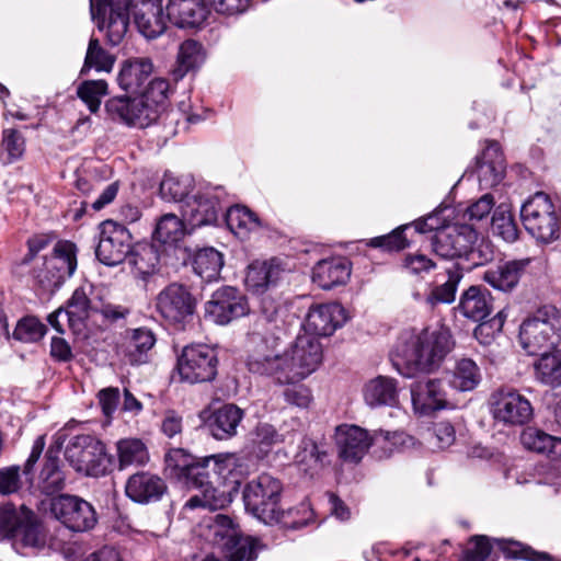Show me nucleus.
<instances>
[{
    "instance_id": "f257e3e1",
    "label": "nucleus",
    "mask_w": 561,
    "mask_h": 561,
    "mask_svg": "<svg viewBox=\"0 0 561 561\" xmlns=\"http://www.w3.org/2000/svg\"><path fill=\"white\" fill-rule=\"evenodd\" d=\"M138 32L147 39H154L167 28L161 0H90V12L101 31L105 30L107 43L117 46L124 39L130 9Z\"/></svg>"
},
{
    "instance_id": "f03ea898",
    "label": "nucleus",
    "mask_w": 561,
    "mask_h": 561,
    "mask_svg": "<svg viewBox=\"0 0 561 561\" xmlns=\"http://www.w3.org/2000/svg\"><path fill=\"white\" fill-rule=\"evenodd\" d=\"M170 83L154 78L137 98L114 96L105 102V111L113 119L127 126L146 128L154 124L169 105Z\"/></svg>"
},
{
    "instance_id": "7ed1b4c3",
    "label": "nucleus",
    "mask_w": 561,
    "mask_h": 561,
    "mask_svg": "<svg viewBox=\"0 0 561 561\" xmlns=\"http://www.w3.org/2000/svg\"><path fill=\"white\" fill-rule=\"evenodd\" d=\"M455 341L447 327L425 328L417 334H410L403 348L397 347L407 365L408 371L403 373L412 377L415 373L430 374L436 370L445 357L453 351Z\"/></svg>"
},
{
    "instance_id": "20e7f679",
    "label": "nucleus",
    "mask_w": 561,
    "mask_h": 561,
    "mask_svg": "<svg viewBox=\"0 0 561 561\" xmlns=\"http://www.w3.org/2000/svg\"><path fill=\"white\" fill-rule=\"evenodd\" d=\"M218 462H225V470H214L210 468L209 478L204 479L202 485H193L191 489L201 491L199 495H194L187 500L185 507L194 510L197 507L209 511H218L228 506L232 502V491H237L243 477L248 473L242 459L234 454H220Z\"/></svg>"
},
{
    "instance_id": "39448f33",
    "label": "nucleus",
    "mask_w": 561,
    "mask_h": 561,
    "mask_svg": "<svg viewBox=\"0 0 561 561\" xmlns=\"http://www.w3.org/2000/svg\"><path fill=\"white\" fill-rule=\"evenodd\" d=\"M518 336L528 355L554 350L561 342V311L553 305L538 307L523 320Z\"/></svg>"
},
{
    "instance_id": "423d86ee",
    "label": "nucleus",
    "mask_w": 561,
    "mask_h": 561,
    "mask_svg": "<svg viewBox=\"0 0 561 561\" xmlns=\"http://www.w3.org/2000/svg\"><path fill=\"white\" fill-rule=\"evenodd\" d=\"M65 458L76 472L92 478L107 476L115 465L105 444L91 434L72 436L66 445Z\"/></svg>"
},
{
    "instance_id": "0eeeda50",
    "label": "nucleus",
    "mask_w": 561,
    "mask_h": 561,
    "mask_svg": "<svg viewBox=\"0 0 561 561\" xmlns=\"http://www.w3.org/2000/svg\"><path fill=\"white\" fill-rule=\"evenodd\" d=\"M219 457L220 454L196 457L184 448H170L164 455V473L186 489L202 485L211 467L219 471L227 468L225 462H218Z\"/></svg>"
},
{
    "instance_id": "6e6552de",
    "label": "nucleus",
    "mask_w": 561,
    "mask_h": 561,
    "mask_svg": "<svg viewBox=\"0 0 561 561\" xmlns=\"http://www.w3.org/2000/svg\"><path fill=\"white\" fill-rule=\"evenodd\" d=\"M277 340V337H273L272 344L268 345V340L261 337L262 343L257 344L248 356L249 371L271 377L280 385L299 382L304 377L288 350L283 354L275 352Z\"/></svg>"
},
{
    "instance_id": "1a4fd4ad",
    "label": "nucleus",
    "mask_w": 561,
    "mask_h": 561,
    "mask_svg": "<svg viewBox=\"0 0 561 561\" xmlns=\"http://www.w3.org/2000/svg\"><path fill=\"white\" fill-rule=\"evenodd\" d=\"M520 218L526 231L539 242L551 243L561 236V216L545 192L528 197L522 205Z\"/></svg>"
},
{
    "instance_id": "9d476101",
    "label": "nucleus",
    "mask_w": 561,
    "mask_h": 561,
    "mask_svg": "<svg viewBox=\"0 0 561 561\" xmlns=\"http://www.w3.org/2000/svg\"><path fill=\"white\" fill-rule=\"evenodd\" d=\"M228 194L220 185H201L195 194L180 206L183 220L191 229L215 225L219 213L227 207Z\"/></svg>"
},
{
    "instance_id": "9b49d317",
    "label": "nucleus",
    "mask_w": 561,
    "mask_h": 561,
    "mask_svg": "<svg viewBox=\"0 0 561 561\" xmlns=\"http://www.w3.org/2000/svg\"><path fill=\"white\" fill-rule=\"evenodd\" d=\"M77 247L70 241H58L42 267H34V283L45 293H54L70 278L77 268Z\"/></svg>"
},
{
    "instance_id": "f8f14e48",
    "label": "nucleus",
    "mask_w": 561,
    "mask_h": 561,
    "mask_svg": "<svg viewBox=\"0 0 561 561\" xmlns=\"http://www.w3.org/2000/svg\"><path fill=\"white\" fill-rule=\"evenodd\" d=\"M219 359L215 348L207 344H190L176 357L175 371L181 382L188 385L211 382L218 374Z\"/></svg>"
},
{
    "instance_id": "ddd939ff",
    "label": "nucleus",
    "mask_w": 561,
    "mask_h": 561,
    "mask_svg": "<svg viewBox=\"0 0 561 561\" xmlns=\"http://www.w3.org/2000/svg\"><path fill=\"white\" fill-rule=\"evenodd\" d=\"M198 300L191 289L180 283H171L160 290L154 307L160 317L175 329L184 330L193 321Z\"/></svg>"
},
{
    "instance_id": "4468645a",
    "label": "nucleus",
    "mask_w": 561,
    "mask_h": 561,
    "mask_svg": "<svg viewBox=\"0 0 561 561\" xmlns=\"http://www.w3.org/2000/svg\"><path fill=\"white\" fill-rule=\"evenodd\" d=\"M283 485L267 473L247 483L243 490L244 506L254 517L264 524H272L279 511Z\"/></svg>"
},
{
    "instance_id": "2eb2a0df",
    "label": "nucleus",
    "mask_w": 561,
    "mask_h": 561,
    "mask_svg": "<svg viewBox=\"0 0 561 561\" xmlns=\"http://www.w3.org/2000/svg\"><path fill=\"white\" fill-rule=\"evenodd\" d=\"M489 404L493 419L505 425H525L534 415L530 401L517 389L508 386L495 389L490 396Z\"/></svg>"
},
{
    "instance_id": "dca6fc26",
    "label": "nucleus",
    "mask_w": 561,
    "mask_h": 561,
    "mask_svg": "<svg viewBox=\"0 0 561 561\" xmlns=\"http://www.w3.org/2000/svg\"><path fill=\"white\" fill-rule=\"evenodd\" d=\"M49 508L51 515L71 531H89L98 523L93 505L77 495L58 494L50 499Z\"/></svg>"
},
{
    "instance_id": "f3484780",
    "label": "nucleus",
    "mask_w": 561,
    "mask_h": 561,
    "mask_svg": "<svg viewBox=\"0 0 561 561\" xmlns=\"http://www.w3.org/2000/svg\"><path fill=\"white\" fill-rule=\"evenodd\" d=\"M131 247L133 236L124 225L114 220H105L100 225L95 255L101 263L108 266L123 263Z\"/></svg>"
},
{
    "instance_id": "a211bd4d",
    "label": "nucleus",
    "mask_w": 561,
    "mask_h": 561,
    "mask_svg": "<svg viewBox=\"0 0 561 561\" xmlns=\"http://www.w3.org/2000/svg\"><path fill=\"white\" fill-rule=\"evenodd\" d=\"M249 312L248 298L233 286H221L205 304V316L219 325H227Z\"/></svg>"
},
{
    "instance_id": "6ab92c4d",
    "label": "nucleus",
    "mask_w": 561,
    "mask_h": 561,
    "mask_svg": "<svg viewBox=\"0 0 561 561\" xmlns=\"http://www.w3.org/2000/svg\"><path fill=\"white\" fill-rule=\"evenodd\" d=\"M477 239V230L470 224L447 225L431 238V248L443 260H463L469 244Z\"/></svg>"
},
{
    "instance_id": "aec40b11",
    "label": "nucleus",
    "mask_w": 561,
    "mask_h": 561,
    "mask_svg": "<svg viewBox=\"0 0 561 561\" xmlns=\"http://www.w3.org/2000/svg\"><path fill=\"white\" fill-rule=\"evenodd\" d=\"M339 458L347 463L362 461L373 444L369 433L354 424H340L334 431Z\"/></svg>"
},
{
    "instance_id": "412c9836",
    "label": "nucleus",
    "mask_w": 561,
    "mask_h": 561,
    "mask_svg": "<svg viewBox=\"0 0 561 561\" xmlns=\"http://www.w3.org/2000/svg\"><path fill=\"white\" fill-rule=\"evenodd\" d=\"M346 321L345 310L337 302L313 304L310 306L304 329L307 334L330 336Z\"/></svg>"
},
{
    "instance_id": "4be33fe9",
    "label": "nucleus",
    "mask_w": 561,
    "mask_h": 561,
    "mask_svg": "<svg viewBox=\"0 0 561 561\" xmlns=\"http://www.w3.org/2000/svg\"><path fill=\"white\" fill-rule=\"evenodd\" d=\"M411 402L416 413L431 415L448 404L443 381L424 378L414 381L410 388Z\"/></svg>"
},
{
    "instance_id": "5701e85b",
    "label": "nucleus",
    "mask_w": 561,
    "mask_h": 561,
    "mask_svg": "<svg viewBox=\"0 0 561 561\" xmlns=\"http://www.w3.org/2000/svg\"><path fill=\"white\" fill-rule=\"evenodd\" d=\"M244 411L234 403H225L204 417L205 430L217 440H229L237 436Z\"/></svg>"
},
{
    "instance_id": "b1692460",
    "label": "nucleus",
    "mask_w": 561,
    "mask_h": 561,
    "mask_svg": "<svg viewBox=\"0 0 561 561\" xmlns=\"http://www.w3.org/2000/svg\"><path fill=\"white\" fill-rule=\"evenodd\" d=\"M62 444L64 437L58 435L55 445H50L45 453L44 463L37 479V488L46 495H55L66 486V474L59 459Z\"/></svg>"
},
{
    "instance_id": "393cba45",
    "label": "nucleus",
    "mask_w": 561,
    "mask_h": 561,
    "mask_svg": "<svg viewBox=\"0 0 561 561\" xmlns=\"http://www.w3.org/2000/svg\"><path fill=\"white\" fill-rule=\"evenodd\" d=\"M22 524L18 528L12 546L22 556L37 553L46 547V536L35 513L22 505Z\"/></svg>"
},
{
    "instance_id": "a878e982",
    "label": "nucleus",
    "mask_w": 561,
    "mask_h": 561,
    "mask_svg": "<svg viewBox=\"0 0 561 561\" xmlns=\"http://www.w3.org/2000/svg\"><path fill=\"white\" fill-rule=\"evenodd\" d=\"M125 492L133 502L149 504L160 501L168 492V485L160 476L141 471L128 478Z\"/></svg>"
},
{
    "instance_id": "bb28decb",
    "label": "nucleus",
    "mask_w": 561,
    "mask_h": 561,
    "mask_svg": "<svg viewBox=\"0 0 561 561\" xmlns=\"http://www.w3.org/2000/svg\"><path fill=\"white\" fill-rule=\"evenodd\" d=\"M285 264L277 257L254 261L248 266L245 286L249 291L261 295L277 285L285 273Z\"/></svg>"
},
{
    "instance_id": "cd10ccee",
    "label": "nucleus",
    "mask_w": 561,
    "mask_h": 561,
    "mask_svg": "<svg viewBox=\"0 0 561 561\" xmlns=\"http://www.w3.org/2000/svg\"><path fill=\"white\" fill-rule=\"evenodd\" d=\"M506 163L496 141H489L481 156L476 159V172L480 186L490 188L497 185L505 175Z\"/></svg>"
},
{
    "instance_id": "c85d7f7f",
    "label": "nucleus",
    "mask_w": 561,
    "mask_h": 561,
    "mask_svg": "<svg viewBox=\"0 0 561 561\" xmlns=\"http://www.w3.org/2000/svg\"><path fill=\"white\" fill-rule=\"evenodd\" d=\"M453 310L470 321H481L492 313L493 297L485 287L471 285L460 294Z\"/></svg>"
},
{
    "instance_id": "c756f323",
    "label": "nucleus",
    "mask_w": 561,
    "mask_h": 561,
    "mask_svg": "<svg viewBox=\"0 0 561 561\" xmlns=\"http://www.w3.org/2000/svg\"><path fill=\"white\" fill-rule=\"evenodd\" d=\"M531 259L512 260L488 268L482 279L494 289L511 293L527 274Z\"/></svg>"
},
{
    "instance_id": "7c9ffc66",
    "label": "nucleus",
    "mask_w": 561,
    "mask_h": 561,
    "mask_svg": "<svg viewBox=\"0 0 561 561\" xmlns=\"http://www.w3.org/2000/svg\"><path fill=\"white\" fill-rule=\"evenodd\" d=\"M463 276V267L459 263L447 267L444 273L436 274L432 289L425 298L426 305L433 309L440 304L455 302L458 286Z\"/></svg>"
},
{
    "instance_id": "2f4dec72",
    "label": "nucleus",
    "mask_w": 561,
    "mask_h": 561,
    "mask_svg": "<svg viewBox=\"0 0 561 561\" xmlns=\"http://www.w3.org/2000/svg\"><path fill=\"white\" fill-rule=\"evenodd\" d=\"M206 0H169L167 15L180 28L198 27L209 14Z\"/></svg>"
},
{
    "instance_id": "473e14b6",
    "label": "nucleus",
    "mask_w": 561,
    "mask_h": 561,
    "mask_svg": "<svg viewBox=\"0 0 561 561\" xmlns=\"http://www.w3.org/2000/svg\"><path fill=\"white\" fill-rule=\"evenodd\" d=\"M352 266L343 256L319 261L312 268V282L320 288L329 290L346 284L351 276Z\"/></svg>"
},
{
    "instance_id": "72a5a7b5",
    "label": "nucleus",
    "mask_w": 561,
    "mask_h": 561,
    "mask_svg": "<svg viewBox=\"0 0 561 561\" xmlns=\"http://www.w3.org/2000/svg\"><path fill=\"white\" fill-rule=\"evenodd\" d=\"M304 378L313 373L322 362V346L311 334L298 335L288 350Z\"/></svg>"
},
{
    "instance_id": "f704fd0d",
    "label": "nucleus",
    "mask_w": 561,
    "mask_h": 561,
    "mask_svg": "<svg viewBox=\"0 0 561 561\" xmlns=\"http://www.w3.org/2000/svg\"><path fill=\"white\" fill-rule=\"evenodd\" d=\"M295 460L307 468L321 469L331 463L330 445L323 437H300Z\"/></svg>"
},
{
    "instance_id": "c9c22d12",
    "label": "nucleus",
    "mask_w": 561,
    "mask_h": 561,
    "mask_svg": "<svg viewBox=\"0 0 561 561\" xmlns=\"http://www.w3.org/2000/svg\"><path fill=\"white\" fill-rule=\"evenodd\" d=\"M263 547L255 537L233 534L224 541L221 557L224 561H255Z\"/></svg>"
},
{
    "instance_id": "e433bc0d",
    "label": "nucleus",
    "mask_w": 561,
    "mask_h": 561,
    "mask_svg": "<svg viewBox=\"0 0 561 561\" xmlns=\"http://www.w3.org/2000/svg\"><path fill=\"white\" fill-rule=\"evenodd\" d=\"M152 62L148 58H135L126 60L117 76V82L122 90L137 93L148 81L152 73Z\"/></svg>"
},
{
    "instance_id": "4c0bfd02",
    "label": "nucleus",
    "mask_w": 561,
    "mask_h": 561,
    "mask_svg": "<svg viewBox=\"0 0 561 561\" xmlns=\"http://www.w3.org/2000/svg\"><path fill=\"white\" fill-rule=\"evenodd\" d=\"M126 260L135 276L145 280L157 272L160 256L153 244L138 242L131 247Z\"/></svg>"
},
{
    "instance_id": "58836bf2",
    "label": "nucleus",
    "mask_w": 561,
    "mask_h": 561,
    "mask_svg": "<svg viewBox=\"0 0 561 561\" xmlns=\"http://www.w3.org/2000/svg\"><path fill=\"white\" fill-rule=\"evenodd\" d=\"M125 343V356L131 365L144 364L148 359V352L156 344V335L148 328L128 330Z\"/></svg>"
},
{
    "instance_id": "ea45409f",
    "label": "nucleus",
    "mask_w": 561,
    "mask_h": 561,
    "mask_svg": "<svg viewBox=\"0 0 561 561\" xmlns=\"http://www.w3.org/2000/svg\"><path fill=\"white\" fill-rule=\"evenodd\" d=\"M520 442L528 450L546 455L551 460L561 459V438L551 436L538 428L528 427L523 431Z\"/></svg>"
},
{
    "instance_id": "a19ab883",
    "label": "nucleus",
    "mask_w": 561,
    "mask_h": 561,
    "mask_svg": "<svg viewBox=\"0 0 561 561\" xmlns=\"http://www.w3.org/2000/svg\"><path fill=\"white\" fill-rule=\"evenodd\" d=\"M224 263V254L213 247L198 249L191 261L194 273L205 282L217 280Z\"/></svg>"
},
{
    "instance_id": "79ce46f5",
    "label": "nucleus",
    "mask_w": 561,
    "mask_h": 561,
    "mask_svg": "<svg viewBox=\"0 0 561 561\" xmlns=\"http://www.w3.org/2000/svg\"><path fill=\"white\" fill-rule=\"evenodd\" d=\"M534 362L535 378L542 385L561 386V348L542 352Z\"/></svg>"
},
{
    "instance_id": "37998d69",
    "label": "nucleus",
    "mask_w": 561,
    "mask_h": 561,
    "mask_svg": "<svg viewBox=\"0 0 561 561\" xmlns=\"http://www.w3.org/2000/svg\"><path fill=\"white\" fill-rule=\"evenodd\" d=\"M225 220L228 228L240 237H245L249 232L262 227L259 216L250 208L241 205H227Z\"/></svg>"
},
{
    "instance_id": "c03bdc74",
    "label": "nucleus",
    "mask_w": 561,
    "mask_h": 561,
    "mask_svg": "<svg viewBox=\"0 0 561 561\" xmlns=\"http://www.w3.org/2000/svg\"><path fill=\"white\" fill-rule=\"evenodd\" d=\"M481 378V371L476 362L465 357L456 362L448 382L458 391H471L478 387Z\"/></svg>"
},
{
    "instance_id": "a18cd8bd",
    "label": "nucleus",
    "mask_w": 561,
    "mask_h": 561,
    "mask_svg": "<svg viewBox=\"0 0 561 561\" xmlns=\"http://www.w3.org/2000/svg\"><path fill=\"white\" fill-rule=\"evenodd\" d=\"M204 61V49L195 39H186L180 46L176 56V65L173 69L175 80L182 79L187 72L196 69Z\"/></svg>"
},
{
    "instance_id": "49530a36",
    "label": "nucleus",
    "mask_w": 561,
    "mask_h": 561,
    "mask_svg": "<svg viewBox=\"0 0 561 561\" xmlns=\"http://www.w3.org/2000/svg\"><path fill=\"white\" fill-rule=\"evenodd\" d=\"M119 470L129 466H144L149 460V453L139 438H124L116 443Z\"/></svg>"
},
{
    "instance_id": "de8ad7c7",
    "label": "nucleus",
    "mask_w": 561,
    "mask_h": 561,
    "mask_svg": "<svg viewBox=\"0 0 561 561\" xmlns=\"http://www.w3.org/2000/svg\"><path fill=\"white\" fill-rule=\"evenodd\" d=\"M114 64L115 57L101 46L98 38L92 36L88 44L80 75L87 76L91 69H94L98 72H110L113 69Z\"/></svg>"
},
{
    "instance_id": "09e8293b",
    "label": "nucleus",
    "mask_w": 561,
    "mask_h": 561,
    "mask_svg": "<svg viewBox=\"0 0 561 561\" xmlns=\"http://www.w3.org/2000/svg\"><path fill=\"white\" fill-rule=\"evenodd\" d=\"M193 178L190 175L175 176L171 173H165L160 183V195L163 199L169 202H178L184 204L190 192L193 188Z\"/></svg>"
},
{
    "instance_id": "8fccbe9b",
    "label": "nucleus",
    "mask_w": 561,
    "mask_h": 561,
    "mask_svg": "<svg viewBox=\"0 0 561 561\" xmlns=\"http://www.w3.org/2000/svg\"><path fill=\"white\" fill-rule=\"evenodd\" d=\"M185 221L173 214H167L158 221L153 238L163 244H175L185 234Z\"/></svg>"
},
{
    "instance_id": "3c124183",
    "label": "nucleus",
    "mask_w": 561,
    "mask_h": 561,
    "mask_svg": "<svg viewBox=\"0 0 561 561\" xmlns=\"http://www.w3.org/2000/svg\"><path fill=\"white\" fill-rule=\"evenodd\" d=\"M491 226L494 234L506 242H515L519 237V230L514 215L505 205H500L493 213Z\"/></svg>"
},
{
    "instance_id": "603ef678",
    "label": "nucleus",
    "mask_w": 561,
    "mask_h": 561,
    "mask_svg": "<svg viewBox=\"0 0 561 561\" xmlns=\"http://www.w3.org/2000/svg\"><path fill=\"white\" fill-rule=\"evenodd\" d=\"M107 93L108 85L105 80H84L77 87L78 98L93 114L100 110L102 99Z\"/></svg>"
},
{
    "instance_id": "864d4df0",
    "label": "nucleus",
    "mask_w": 561,
    "mask_h": 561,
    "mask_svg": "<svg viewBox=\"0 0 561 561\" xmlns=\"http://www.w3.org/2000/svg\"><path fill=\"white\" fill-rule=\"evenodd\" d=\"M313 520V512L306 503H300L294 508L278 511L274 523L280 524L286 529L298 530L308 526Z\"/></svg>"
},
{
    "instance_id": "5fc2aeb1",
    "label": "nucleus",
    "mask_w": 561,
    "mask_h": 561,
    "mask_svg": "<svg viewBox=\"0 0 561 561\" xmlns=\"http://www.w3.org/2000/svg\"><path fill=\"white\" fill-rule=\"evenodd\" d=\"M47 327L35 317L21 319L14 331L13 339L23 343H36L44 337Z\"/></svg>"
},
{
    "instance_id": "6e6d98bb",
    "label": "nucleus",
    "mask_w": 561,
    "mask_h": 561,
    "mask_svg": "<svg viewBox=\"0 0 561 561\" xmlns=\"http://www.w3.org/2000/svg\"><path fill=\"white\" fill-rule=\"evenodd\" d=\"M506 320L505 310H500L490 319L477 321L478 325L473 330V335L482 345H490L495 336L502 332Z\"/></svg>"
},
{
    "instance_id": "4d7b16f0",
    "label": "nucleus",
    "mask_w": 561,
    "mask_h": 561,
    "mask_svg": "<svg viewBox=\"0 0 561 561\" xmlns=\"http://www.w3.org/2000/svg\"><path fill=\"white\" fill-rule=\"evenodd\" d=\"M1 150L7 154L4 164H10L22 158L25 151V140L22 134L14 129H4L2 133Z\"/></svg>"
},
{
    "instance_id": "13d9d810",
    "label": "nucleus",
    "mask_w": 561,
    "mask_h": 561,
    "mask_svg": "<svg viewBox=\"0 0 561 561\" xmlns=\"http://www.w3.org/2000/svg\"><path fill=\"white\" fill-rule=\"evenodd\" d=\"M286 436L279 434L268 423H259L252 433V443L262 454H267L273 446L285 442Z\"/></svg>"
},
{
    "instance_id": "bf43d9fd",
    "label": "nucleus",
    "mask_w": 561,
    "mask_h": 561,
    "mask_svg": "<svg viewBox=\"0 0 561 561\" xmlns=\"http://www.w3.org/2000/svg\"><path fill=\"white\" fill-rule=\"evenodd\" d=\"M22 519V506L19 510L13 504L0 506V541L13 539Z\"/></svg>"
},
{
    "instance_id": "052dcab7",
    "label": "nucleus",
    "mask_w": 561,
    "mask_h": 561,
    "mask_svg": "<svg viewBox=\"0 0 561 561\" xmlns=\"http://www.w3.org/2000/svg\"><path fill=\"white\" fill-rule=\"evenodd\" d=\"M497 547L508 557L522 558L530 561H554L546 552H535L530 548L524 547L520 542L505 539L495 540Z\"/></svg>"
},
{
    "instance_id": "680f3d73",
    "label": "nucleus",
    "mask_w": 561,
    "mask_h": 561,
    "mask_svg": "<svg viewBox=\"0 0 561 561\" xmlns=\"http://www.w3.org/2000/svg\"><path fill=\"white\" fill-rule=\"evenodd\" d=\"M493 257L494 251L491 242L484 239H479V236L477 234L476 241L469 244V249H467L463 261H466L470 267H477L491 262Z\"/></svg>"
},
{
    "instance_id": "e2e57ef3",
    "label": "nucleus",
    "mask_w": 561,
    "mask_h": 561,
    "mask_svg": "<svg viewBox=\"0 0 561 561\" xmlns=\"http://www.w3.org/2000/svg\"><path fill=\"white\" fill-rule=\"evenodd\" d=\"M91 310V300L89 299L84 288H77L67 302L65 311L69 314L72 322H81L89 318Z\"/></svg>"
},
{
    "instance_id": "0e129e2a",
    "label": "nucleus",
    "mask_w": 561,
    "mask_h": 561,
    "mask_svg": "<svg viewBox=\"0 0 561 561\" xmlns=\"http://www.w3.org/2000/svg\"><path fill=\"white\" fill-rule=\"evenodd\" d=\"M401 267L409 274L423 278L425 274L436 268V263L423 253L407 254L401 262Z\"/></svg>"
},
{
    "instance_id": "69168bd1",
    "label": "nucleus",
    "mask_w": 561,
    "mask_h": 561,
    "mask_svg": "<svg viewBox=\"0 0 561 561\" xmlns=\"http://www.w3.org/2000/svg\"><path fill=\"white\" fill-rule=\"evenodd\" d=\"M283 312L284 308L279 300H276L270 295L262 296L257 324H270L277 328V322L282 318Z\"/></svg>"
},
{
    "instance_id": "338daca9",
    "label": "nucleus",
    "mask_w": 561,
    "mask_h": 561,
    "mask_svg": "<svg viewBox=\"0 0 561 561\" xmlns=\"http://www.w3.org/2000/svg\"><path fill=\"white\" fill-rule=\"evenodd\" d=\"M495 204L492 194H484L478 201L469 205L463 214V218L470 222L486 219Z\"/></svg>"
},
{
    "instance_id": "774afa93",
    "label": "nucleus",
    "mask_w": 561,
    "mask_h": 561,
    "mask_svg": "<svg viewBox=\"0 0 561 561\" xmlns=\"http://www.w3.org/2000/svg\"><path fill=\"white\" fill-rule=\"evenodd\" d=\"M364 399L371 408L386 403V378L383 376H378L366 383Z\"/></svg>"
}]
</instances>
